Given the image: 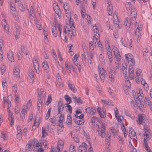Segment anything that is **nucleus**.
<instances>
[{"label":"nucleus","mask_w":152,"mask_h":152,"mask_svg":"<svg viewBox=\"0 0 152 152\" xmlns=\"http://www.w3.org/2000/svg\"><path fill=\"white\" fill-rule=\"evenodd\" d=\"M52 101V97L50 94H49L48 97L47 99V101L46 102V104L48 106L49 104Z\"/></svg>","instance_id":"nucleus-28"},{"label":"nucleus","mask_w":152,"mask_h":152,"mask_svg":"<svg viewBox=\"0 0 152 152\" xmlns=\"http://www.w3.org/2000/svg\"><path fill=\"white\" fill-rule=\"evenodd\" d=\"M107 51L109 60L110 62H111L113 60V59H112L113 56L112 52L111 51V50L109 48H108V50H107Z\"/></svg>","instance_id":"nucleus-19"},{"label":"nucleus","mask_w":152,"mask_h":152,"mask_svg":"<svg viewBox=\"0 0 152 152\" xmlns=\"http://www.w3.org/2000/svg\"><path fill=\"white\" fill-rule=\"evenodd\" d=\"M20 72H14V76L17 78H19L20 77L19 75Z\"/></svg>","instance_id":"nucleus-59"},{"label":"nucleus","mask_w":152,"mask_h":152,"mask_svg":"<svg viewBox=\"0 0 152 152\" xmlns=\"http://www.w3.org/2000/svg\"><path fill=\"white\" fill-rule=\"evenodd\" d=\"M86 112L88 113L91 115H93L96 112V110L94 108L91 107H88L86 109Z\"/></svg>","instance_id":"nucleus-11"},{"label":"nucleus","mask_w":152,"mask_h":152,"mask_svg":"<svg viewBox=\"0 0 152 152\" xmlns=\"http://www.w3.org/2000/svg\"><path fill=\"white\" fill-rule=\"evenodd\" d=\"M125 56L127 60L129 62H131L132 65L135 64V61L133 60V57L131 54H126L125 55Z\"/></svg>","instance_id":"nucleus-8"},{"label":"nucleus","mask_w":152,"mask_h":152,"mask_svg":"<svg viewBox=\"0 0 152 152\" xmlns=\"http://www.w3.org/2000/svg\"><path fill=\"white\" fill-rule=\"evenodd\" d=\"M96 26H95V28H94V26H93V28H94V36L93 37L94 38H95L96 39H98V38H99V32L97 30V28L96 27Z\"/></svg>","instance_id":"nucleus-12"},{"label":"nucleus","mask_w":152,"mask_h":152,"mask_svg":"<svg viewBox=\"0 0 152 152\" xmlns=\"http://www.w3.org/2000/svg\"><path fill=\"white\" fill-rule=\"evenodd\" d=\"M122 70L123 71V73L125 75H127V69H126V67L125 66H122Z\"/></svg>","instance_id":"nucleus-56"},{"label":"nucleus","mask_w":152,"mask_h":152,"mask_svg":"<svg viewBox=\"0 0 152 152\" xmlns=\"http://www.w3.org/2000/svg\"><path fill=\"white\" fill-rule=\"evenodd\" d=\"M21 49L22 51L25 54L27 55L28 54V53L27 52L26 48L23 46H22L21 47Z\"/></svg>","instance_id":"nucleus-36"},{"label":"nucleus","mask_w":152,"mask_h":152,"mask_svg":"<svg viewBox=\"0 0 152 152\" xmlns=\"http://www.w3.org/2000/svg\"><path fill=\"white\" fill-rule=\"evenodd\" d=\"M58 113L59 114H61L62 112L63 111L64 109V107H58Z\"/></svg>","instance_id":"nucleus-51"},{"label":"nucleus","mask_w":152,"mask_h":152,"mask_svg":"<svg viewBox=\"0 0 152 152\" xmlns=\"http://www.w3.org/2000/svg\"><path fill=\"white\" fill-rule=\"evenodd\" d=\"M27 107L23 105L22 107V109L21 112L20 116L23 118L25 117V113H26Z\"/></svg>","instance_id":"nucleus-14"},{"label":"nucleus","mask_w":152,"mask_h":152,"mask_svg":"<svg viewBox=\"0 0 152 152\" xmlns=\"http://www.w3.org/2000/svg\"><path fill=\"white\" fill-rule=\"evenodd\" d=\"M42 96L41 94H39L38 97L37 108L38 110L42 107Z\"/></svg>","instance_id":"nucleus-7"},{"label":"nucleus","mask_w":152,"mask_h":152,"mask_svg":"<svg viewBox=\"0 0 152 152\" xmlns=\"http://www.w3.org/2000/svg\"><path fill=\"white\" fill-rule=\"evenodd\" d=\"M58 107H64L63 105V102L62 101L60 100L59 101L58 105Z\"/></svg>","instance_id":"nucleus-62"},{"label":"nucleus","mask_w":152,"mask_h":152,"mask_svg":"<svg viewBox=\"0 0 152 152\" xmlns=\"http://www.w3.org/2000/svg\"><path fill=\"white\" fill-rule=\"evenodd\" d=\"M116 118L117 120L118 121L119 124L121 123L122 120H123L124 119L123 117L121 115L120 116H118Z\"/></svg>","instance_id":"nucleus-41"},{"label":"nucleus","mask_w":152,"mask_h":152,"mask_svg":"<svg viewBox=\"0 0 152 152\" xmlns=\"http://www.w3.org/2000/svg\"><path fill=\"white\" fill-rule=\"evenodd\" d=\"M93 42L90 41L89 42V47L90 48V50L92 53L94 52V48L93 46Z\"/></svg>","instance_id":"nucleus-29"},{"label":"nucleus","mask_w":152,"mask_h":152,"mask_svg":"<svg viewBox=\"0 0 152 152\" xmlns=\"http://www.w3.org/2000/svg\"><path fill=\"white\" fill-rule=\"evenodd\" d=\"M136 37H137V41H139L140 39V33H135Z\"/></svg>","instance_id":"nucleus-46"},{"label":"nucleus","mask_w":152,"mask_h":152,"mask_svg":"<svg viewBox=\"0 0 152 152\" xmlns=\"http://www.w3.org/2000/svg\"><path fill=\"white\" fill-rule=\"evenodd\" d=\"M42 137H45L47 135V133L46 131V129H44L43 128L42 129Z\"/></svg>","instance_id":"nucleus-48"},{"label":"nucleus","mask_w":152,"mask_h":152,"mask_svg":"<svg viewBox=\"0 0 152 152\" xmlns=\"http://www.w3.org/2000/svg\"><path fill=\"white\" fill-rule=\"evenodd\" d=\"M145 121H146V119H145V116L144 114H142L138 116V119L137 120V121L138 124L139 125L142 124L143 123H145Z\"/></svg>","instance_id":"nucleus-5"},{"label":"nucleus","mask_w":152,"mask_h":152,"mask_svg":"<svg viewBox=\"0 0 152 152\" xmlns=\"http://www.w3.org/2000/svg\"><path fill=\"white\" fill-rule=\"evenodd\" d=\"M93 53H92L90 55L89 53H86V55H87V57H86V55L85 54H82V60L85 61V60L86 59L88 60V62H89V60L90 59H91L93 58Z\"/></svg>","instance_id":"nucleus-9"},{"label":"nucleus","mask_w":152,"mask_h":152,"mask_svg":"<svg viewBox=\"0 0 152 152\" xmlns=\"http://www.w3.org/2000/svg\"><path fill=\"white\" fill-rule=\"evenodd\" d=\"M28 12L30 16H33V15H34L33 8L32 6L31 7L30 9V11H28Z\"/></svg>","instance_id":"nucleus-42"},{"label":"nucleus","mask_w":152,"mask_h":152,"mask_svg":"<svg viewBox=\"0 0 152 152\" xmlns=\"http://www.w3.org/2000/svg\"><path fill=\"white\" fill-rule=\"evenodd\" d=\"M109 71V70H108ZM113 72L112 70H110L109 73V77L110 79H111V81L113 82L114 81V76L113 75L112 72Z\"/></svg>","instance_id":"nucleus-27"},{"label":"nucleus","mask_w":152,"mask_h":152,"mask_svg":"<svg viewBox=\"0 0 152 152\" xmlns=\"http://www.w3.org/2000/svg\"><path fill=\"white\" fill-rule=\"evenodd\" d=\"M124 23L125 26H126V28L127 29V32L129 33H130L131 31L132 28L130 27L131 26V22L128 18H126Z\"/></svg>","instance_id":"nucleus-4"},{"label":"nucleus","mask_w":152,"mask_h":152,"mask_svg":"<svg viewBox=\"0 0 152 152\" xmlns=\"http://www.w3.org/2000/svg\"><path fill=\"white\" fill-rule=\"evenodd\" d=\"M129 130V135L130 137L136 136V133L132 127L130 128Z\"/></svg>","instance_id":"nucleus-17"},{"label":"nucleus","mask_w":152,"mask_h":152,"mask_svg":"<svg viewBox=\"0 0 152 152\" xmlns=\"http://www.w3.org/2000/svg\"><path fill=\"white\" fill-rule=\"evenodd\" d=\"M69 26H70V28H72V26H73V28H74V23L73 22V20L72 19L71 16L69 17Z\"/></svg>","instance_id":"nucleus-35"},{"label":"nucleus","mask_w":152,"mask_h":152,"mask_svg":"<svg viewBox=\"0 0 152 152\" xmlns=\"http://www.w3.org/2000/svg\"><path fill=\"white\" fill-rule=\"evenodd\" d=\"M128 78L126 79L125 80L126 86V88H129L131 86V84L130 81L128 80Z\"/></svg>","instance_id":"nucleus-37"},{"label":"nucleus","mask_w":152,"mask_h":152,"mask_svg":"<svg viewBox=\"0 0 152 152\" xmlns=\"http://www.w3.org/2000/svg\"><path fill=\"white\" fill-rule=\"evenodd\" d=\"M75 123L78 125H82L84 124V120H78L76 118H74L73 119Z\"/></svg>","instance_id":"nucleus-16"},{"label":"nucleus","mask_w":152,"mask_h":152,"mask_svg":"<svg viewBox=\"0 0 152 152\" xmlns=\"http://www.w3.org/2000/svg\"><path fill=\"white\" fill-rule=\"evenodd\" d=\"M15 28L14 34L15 35V38L16 40L17 39L18 37L20 34V28L19 26L18 25H15Z\"/></svg>","instance_id":"nucleus-10"},{"label":"nucleus","mask_w":152,"mask_h":152,"mask_svg":"<svg viewBox=\"0 0 152 152\" xmlns=\"http://www.w3.org/2000/svg\"><path fill=\"white\" fill-rule=\"evenodd\" d=\"M72 121V118L70 114H68L67 116L66 123H71Z\"/></svg>","instance_id":"nucleus-34"},{"label":"nucleus","mask_w":152,"mask_h":152,"mask_svg":"<svg viewBox=\"0 0 152 152\" xmlns=\"http://www.w3.org/2000/svg\"><path fill=\"white\" fill-rule=\"evenodd\" d=\"M3 21L5 23L4 24V28L5 31H6L7 32L9 31V28L8 25L6 23V20L5 19H4Z\"/></svg>","instance_id":"nucleus-22"},{"label":"nucleus","mask_w":152,"mask_h":152,"mask_svg":"<svg viewBox=\"0 0 152 152\" xmlns=\"http://www.w3.org/2000/svg\"><path fill=\"white\" fill-rule=\"evenodd\" d=\"M87 145L85 142L82 143L81 145L79 146L78 151L79 152H87Z\"/></svg>","instance_id":"nucleus-6"},{"label":"nucleus","mask_w":152,"mask_h":152,"mask_svg":"<svg viewBox=\"0 0 152 152\" xmlns=\"http://www.w3.org/2000/svg\"><path fill=\"white\" fill-rule=\"evenodd\" d=\"M64 144L63 142H58V144L57 145V150L60 151V149H62L63 148Z\"/></svg>","instance_id":"nucleus-32"},{"label":"nucleus","mask_w":152,"mask_h":152,"mask_svg":"<svg viewBox=\"0 0 152 152\" xmlns=\"http://www.w3.org/2000/svg\"><path fill=\"white\" fill-rule=\"evenodd\" d=\"M68 86L69 88V89L73 92H76L77 91V90L76 89L75 86L72 84L71 83H69L68 84Z\"/></svg>","instance_id":"nucleus-18"},{"label":"nucleus","mask_w":152,"mask_h":152,"mask_svg":"<svg viewBox=\"0 0 152 152\" xmlns=\"http://www.w3.org/2000/svg\"><path fill=\"white\" fill-rule=\"evenodd\" d=\"M34 75L35 73L34 71L31 70L29 71V75L31 79L34 80Z\"/></svg>","instance_id":"nucleus-26"},{"label":"nucleus","mask_w":152,"mask_h":152,"mask_svg":"<svg viewBox=\"0 0 152 152\" xmlns=\"http://www.w3.org/2000/svg\"><path fill=\"white\" fill-rule=\"evenodd\" d=\"M98 68L99 70V75H100L101 74H103L105 73L104 70L103 68H102L101 67L98 66Z\"/></svg>","instance_id":"nucleus-40"},{"label":"nucleus","mask_w":152,"mask_h":152,"mask_svg":"<svg viewBox=\"0 0 152 152\" xmlns=\"http://www.w3.org/2000/svg\"><path fill=\"white\" fill-rule=\"evenodd\" d=\"M4 100V102L7 103H10L11 101L12 100V96L11 95H10L8 96L6 98V97H4L3 98Z\"/></svg>","instance_id":"nucleus-15"},{"label":"nucleus","mask_w":152,"mask_h":152,"mask_svg":"<svg viewBox=\"0 0 152 152\" xmlns=\"http://www.w3.org/2000/svg\"><path fill=\"white\" fill-rule=\"evenodd\" d=\"M17 89V86L16 85H14L12 86L13 91L15 93H16Z\"/></svg>","instance_id":"nucleus-61"},{"label":"nucleus","mask_w":152,"mask_h":152,"mask_svg":"<svg viewBox=\"0 0 152 152\" xmlns=\"http://www.w3.org/2000/svg\"><path fill=\"white\" fill-rule=\"evenodd\" d=\"M32 146V145L30 144H28L26 145V151L28 150V151H30L31 149V147Z\"/></svg>","instance_id":"nucleus-57"},{"label":"nucleus","mask_w":152,"mask_h":152,"mask_svg":"<svg viewBox=\"0 0 152 152\" xmlns=\"http://www.w3.org/2000/svg\"><path fill=\"white\" fill-rule=\"evenodd\" d=\"M20 109L18 108V106H15V112L16 114H18L20 112Z\"/></svg>","instance_id":"nucleus-55"},{"label":"nucleus","mask_w":152,"mask_h":152,"mask_svg":"<svg viewBox=\"0 0 152 152\" xmlns=\"http://www.w3.org/2000/svg\"><path fill=\"white\" fill-rule=\"evenodd\" d=\"M49 120L53 124H56V121L55 119H53V118H50L49 119Z\"/></svg>","instance_id":"nucleus-63"},{"label":"nucleus","mask_w":152,"mask_h":152,"mask_svg":"<svg viewBox=\"0 0 152 152\" xmlns=\"http://www.w3.org/2000/svg\"><path fill=\"white\" fill-rule=\"evenodd\" d=\"M43 32H44V34L45 36L44 38H45V37H47L48 36V32H47V30L46 29H45L44 28H43Z\"/></svg>","instance_id":"nucleus-60"},{"label":"nucleus","mask_w":152,"mask_h":152,"mask_svg":"<svg viewBox=\"0 0 152 152\" xmlns=\"http://www.w3.org/2000/svg\"><path fill=\"white\" fill-rule=\"evenodd\" d=\"M74 146L71 145L69 148V150L70 152H76Z\"/></svg>","instance_id":"nucleus-45"},{"label":"nucleus","mask_w":152,"mask_h":152,"mask_svg":"<svg viewBox=\"0 0 152 152\" xmlns=\"http://www.w3.org/2000/svg\"><path fill=\"white\" fill-rule=\"evenodd\" d=\"M102 102H103L104 103L107 104L108 105L110 106H113V104L111 103V102H110L109 101H106L104 100H102Z\"/></svg>","instance_id":"nucleus-39"},{"label":"nucleus","mask_w":152,"mask_h":152,"mask_svg":"<svg viewBox=\"0 0 152 152\" xmlns=\"http://www.w3.org/2000/svg\"><path fill=\"white\" fill-rule=\"evenodd\" d=\"M65 97L66 101L67 102L68 104H69L72 103V101L71 99L68 95H65Z\"/></svg>","instance_id":"nucleus-24"},{"label":"nucleus","mask_w":152,"mask_h":152,"mask_svg":"<svg viewBox=\"0 0 152 152\" xmlns=\"http://www.w3.org/2000/svg\"><path fill=\"white\" fill-rule=\"evenodd\" d=\"M64 114H60V115L59 116L58 121H63V120L64 119Z\"/></svg>","instance_id":"nucleus-53"},{"label":"nucleus","mask_w":152,"mask_h":152,"mask_svg":"<svg viewBox=\"0 0 152 152\" xmlns=\"http://www.w3.org/2000/svg\"><path fill=\"white\" fill-rule=\"evenodd\" d=\"M143 131L144 132L143 134L145 137L146 138V139H150L151 137V134L150 133V130L148 127L147 126H144V129H143Z\"/></svg>","instance_id":"nucleus-3"},{"label":"nucleus","mask_w":152,"mask_h":152,"mask_svg":"<svg viewBox=\"0 0 152 152\" xmlns=\"http://www.w3.org/2000/svg\"><path fill=\"white\" fill-rule=\"evenodd\" d=\"M7 57L8 59L11 61V62L13 61L14 58L13 56V54L12 52H9L7 53Z\"/></svg>","instance_id":"nucleus-21"},{"label":"nucleus","mask_w":152,"mask_h":152,"mask_svg":"<svg viewBox=\"0 0 152 152\" xmlns=\"http://www.w3.org/2000/svg\"><path fill=\"white\" fill-rule=\"evenodd\" d=\"M33 66L36 65L37 66V65H38V61L37 60V58L36 57H34L33 58Z\"/></svg>","instance_id":"nucleus-31"},{"label":"nucleus","mask_w":152,"mask_h":152,"mask_svg":"<svg viewBox=\"0 0 152 152\" xmlns=\"http://www.w3.org/2000/svg\"><path fill=\"white\" fill-rule=\"evenodd\" d=\"M141 94H143L142 91L141 89H140L139 91V93L137 92L138 95V96L139 99H142V96Z\"/></svg>","instance_id":"nucleus-49"},{"label":"nucleus","mask_w":152,"mask_h":152,"mask_svg":"<svg viewBox=\"0 0 152 152\" xmlns=\"http://www.w3.org/2000/svg\"><path fill=\"white\" fill-rule=\"evenodd\" d=\"M64 8L65 11V13L68 14V13H66V11L68 10V11H69V6L67 3H66L64 4Z\"/></svg>","instance_id":"nucleus-33"},{"label":"nucleus","mask_w":152,"mask_h":152,"mask_svg":"<svg viewBox=\"0 0 152 152\" xmlns=\"http://www.w3.org/2000/svg\"><path fill=\"white\" fill-rule=\"evenodd\" d=\"M45 66L43 67L44 69L45 72L48 73L49 71V68L48 65H45Z\"/></svg>","instance_id":"nucleus-52"},{"label":"nucleus","mask_w":152,"mask_h":152,"mask_svg":"<svg viewBox=\"0 0 152 152\" xmlns=\"http://www.w3.org/2000/svg\"><path fill=\"white\" fill-rule=\"evenodd\" d=\"M96 125L98 126V132L99 135L101 136L102 138H104L105 136V126L104 124H101V130L100 132L99 130V126L98 124H96Z\"/></svg>","instance_id":"nucleus-2"},{"label":"nucleus","mask_w":152,"mask_h":152,"mask_svg":"<svg viewBox=\"0 0 152 152\" xmlns=\"http://www.w3.org/2000/svg\"><path fill=\"white\" fill-rule=\"evenodd\" d=\"M72 98L75 102L77 103H81V100L80 97L78 98L76 96H73Z\"/></svg>","instance_id":"nucleus-25"},{"label":"nucleus","mask_w":152,"mask_h":152,"mask_svg":"<svg viewBox=\"0 0 152 152\" xmlns=\"http://www.w3.org/2000/svg\"><path fill=\"white\" fill-rule=\"evenodd\" d=\"M8 119L10 123V124L11 126L14 124V117L13 116V114L11 112H9V117Z\"/></svg>","instance_id":"nucleus-13"},{"label":"nucleus","mask_w":152,"mask_h":152,"mask_svg":"<svg viewBox=\"0 0 152 152\" xmlns=\"http://www.w3.org/2000/svg\"><path fill=\"white\" fill-rule=\"evenodd\" d=\"M67 47H68L69 48V53L70 55L71 56H72L74 54V53L72 51V50H73L71 48V47H72V45L71 44H69V45H67Z\"/></svg>","instance_id":"nucleus-30"},{"label":"nucleus","mask_w":152,"mask_h":152,"mask_svg":"<svg viewBox=\"0 0 152 152\" xmlns=\"http://www.w3.org/2000/svg\"><path fill=\"white\" fill-rule=\"evenodd\" d=\"M134 71H129V78L131 80H132L134 77Z\"/></svg>","instance_id":"nucleus-38"},{"label":"nucleus","mask_w":152,"mask_h":152,"mask_svg":"<svg viewBox=\"0 0 152 152\" xmlns=\"http://www.w3.org/2000/svg\"><path fill=\"white\" fill-rule=\"evenodd\" d=\"M145 150L148 152H151V150L149 147L148 144L143 145Z\"/></svg>","instance_id":"nucleus-54"},{"label":"nucleus","mask_w":152,"mask_h":152,"mask_svg":"<svg viewBox=\"0 0 152 152\" xmlns=\"http://www.w3.org/2000/svg\"><path fill=\"white\" fill-rule=\"evenodd\" d=\"M65 66L66 68L67 69V70H69V73H71V66L69 65H68V62L67 61L65 62Z\"/></svg>","instance_id":"nucleus-50"},{"label":"nucleus","mask_w":152,"mask_h":152,"mask_svg":"<svg viewBox=\"0 0 152 152\" xmlns=\"http://www.w3.org/2000/svg\"><path fill=\"white\" fill-rule=\"evenodd\" d=\"M19 8L21 11H23L24 10V7L23 6V4L21 3L19 5Z\"/></svg>","instance_id":"nucleus-47"},{"label":"nucleus","mask_w":152,"mask_h":152,"mask_svg":"<svg viewBox=\"0 0 152 152\" xmlns=\"http://www.w3.org/2000/svg\"><path fill=\"white\" fill-rule=\"evenodd\" d=\"M142 72L141 70L139 68H137L136 70V72L137 74V75L139 74V75H140V73Z\"/></svg>","instance_id":"nucleus-64"},{"label":"nucleus","mask_w":152,"mask_h":152,"mask_svg":"<svg viewBox=\"0 0 152 152\" xmlns=\"http://www.w3.org/2000/svg\"><path fill=\"white\" fill-rule=\"evenodd\" d=\"M66 106L65 107H67V110L69 111L70 113H72V107L69 104H66Z\"/></svg>","instance_id":"nucleus-43"},{"label":"nucleus","mask_w":152,"mask_h":152,"mask_svg":"<svg viewBox=\"0 0 152 152\" xmlns=\"http://www.w3.org/2000/svg\"><path fill=\"white\" fill-rule=\"evenodd\" d=\"M78 57V56L77 54H75L72 58V60L74 62H75L77 60Z\"/></svg>","instance_id":"nucleus-58"},{"label":"nucleus","mask_w":152,"mask_h":152,"mask_svg":"<svg viewBox=\"0 0 152 152\" xmlns=\"http://www.w3.org/2000/svg\"><path fill=\"white\" fill-rule=\"evenodd\" d=\"M134 15V16L133 17H132V18L133 19V20H136V18L137 16V12L135 11H132L131 13V15Z\"/></svg>","instance_id":"nucleus-44"},{"label":"nucleus","mask_w":152,"mask_h":152,"mask_svg":"<svg viewBox=\"0 0 152 152\" xmlns=\"http://www.w3.org/2000/svg\"><path fill=\"white\" fill-rule=\"evenodd\" d=\"M52 33L53 34V36L56 37H57V32L56 27V26H54L53 28H52Z\"/></svg>","instance_id":"nucleus-20"},{"label":"nucleus","mask_w":152,"mask_h":152,"mask_svg":"<svg viewBox=\"0 0 152 152\" xmlns=\"http://www.w3.org/2000/svg\"><path fill=\"white\" fill-rule=\"evenodd\" d=\"M107 8V10L108 13L109 15H111L112 14L113 7L112 6H111L110 4H108Z\"/></svg>","instance_id":"nucleus-23"},{"label":"nucleus","mask_w":152,"mask_h":152,"mask_svg":"<svg viewBox=\"0 0 152 152\" xmlns=\"http://www.w3.org/2000/svg\"><path fill=\"white\" fill-rule=\"evenodd\" d=\"M76 4L78 5L80 3L81 9V13L82 17L83 18L85 16L86 13L85 7L87 5V0H76Z\"/></svg>","instance_id":"nucleus-1"}]
</instances>
